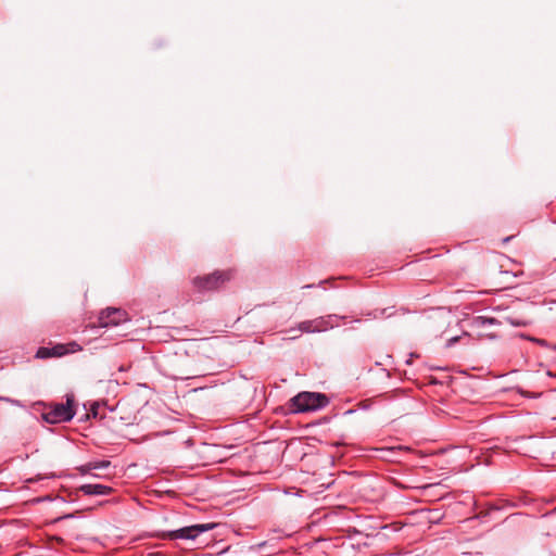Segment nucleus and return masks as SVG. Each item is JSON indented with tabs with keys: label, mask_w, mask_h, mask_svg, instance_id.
Returning a JSON list of instances; mask_svg holds the SVG:
<instances>
[{
	"label": "nucleus",
	"mask_w": 556,
	"mask_h": 556,
	"mask_svg": "<svg viewBox=\"0 0 556 556\" xmlns=\"http://www.w3.org/2000/svg\"><path fill=\"white\" fill-rule=\"evenodd\" d=\"M77 470L81 473V475H90L92 477H96V478H101L102 476L98 475V473H92V465H91V462H88L81 466H79L77 468Z\"/></svg>",
	"instance_id": "1a4fd4ad"
},
{
	"label": "nucleus",
	"mask_w": 556,
	"mask_h": 556,
	"mask_svg": "<svg viewBox=\"0 0 556 556\" xmlns=\"http://www.w3.org/2000/svg\"><path fill=\"white\" fill-rule=\"evenodd\" d=\"M67 349L65 345L63 344H56L55 346L53 348H46V346H42V348H39L38 351L36 352V357L37 358H49V357H60V356H63L67 353Z\"/></svg>",
	"instance_id": "0eeeda50"
},
{
	"label": "nucleus",
	"mask_w": 556,
	"mask_h": 556,
	"mask_svg": "<svg viewBox=\"0 0 556 556\" xmlns=\"http://www.w3.org/2000/svg\"><path fill=\"white\" fill-rule=\"evenodd\" d=\"M216 527L215 523H200L184 527L177 530L169 531L166 538L170 540H194L200 534L210 531Z\"/></svg>",
	"instance_id": "39448f33"
},
{
	"label": "nucleus",
	"mask_w": 556,
	"mask_h": 556,
	"mask_svg": "<svg viewBox=\"0 0 556 556\" xmlns=\"http://www.w3.org/2000/svg\"><path fill=\"white\" fill-rule=\"evenodd\" d=\"M92 470H102L106 469L111 466V462L109 460H93L91 462Z\"/></svg>",
	"instance_id": "9d476101"
},
{
	"label": "nucleus",
	"mask_w": 556,
	"mask_h": 556,
	"mask_svg": "<svg viewBox=\"0 0 556 556\" xmlns=\"http://www.w3.org/2000/svg\"><path fill=\"white\" fill-rule=\"evenodd\" d=\"M507 321L514 326H526L529 324V321H526V320H516V319H513V318H507Z\"/></svg>",
	"instance_id": "f8f14e48"
},
{
	"label": "nucleus",
	"mask_w": 556,
	"mask_h": 556,
	"mask_svg": "<svg viewBox=\"0 0 556 556\" xmlns=\"http://www.w3.org/2000/svg\"><path fill=\"white\" fill-rule=\"evenodd\" d=\"M338 315H328L299 324V330L306 333L323 332L339 326Z\"/></svg>",
	"instance_id": "7ed1b4c3"
},
{
	"label": "nucleus",
	"mask_w": 556,
	"mask_h": 556,
	"mask_svg": "<svg viewBox=\"0 0 556 556\" xmlns=\"http://www.w3.org/2000/svg\"><path fill=\"white\" fill-rule=\"evenodd\" d=\"M233 276L235 271L232 269L216 270L210 275L195 277L193 279V286L200 291H213L230 281Z\"/></svg>",
	"instance_id": "f03ea898"
},
{
	"label": "nucleus",
	"mask_w": 556,
	"mask_h": 556,
	"mask_svg": "<svg viewBox=\"0 0 556 556\" xmlns=\"http://www.w3.org/2000/svg\"><path fill=\"white\" fill-rule=\"evenodd\" d=\"M73 403V397L67 396L65 404H56L50 412L43 415L46 421L50 424H58L72 420L75 416Z\"/></svg>",
	"instance_id": "20e7f679"
},
{
	"label": "nucleus",
	"mask_w": 556,
	"mask_h": 556,
	"mask_svg": "<svg viewBox=\"0 0 556 556\" xmlns=\"http://www.w3.org/2000/svg\"><path fill=\"white\" fill-rule=\"evenodd\" d=\"M328 402L325 394L317 392H301L291 399L295 413L318 410L327 406Z\"/></svg>",
	"instance_id": "f257e3e1"
},
{
	"label": "nucleus",
	"mask_w": 556,
	"mask_h": 556,
	"mask_svg": "<svg viewBox=\"0 0 556 556\" xmlns=\"http://www.w3.org/2000/svg\"><path fill=\"white\" fill-rule=\"evenodd\" d=\"M0 401H4V402H8L12 405H15V406H22L21 402L18 400H14V399H11V397H7V396H0Z\"/></svg>",
	"instance_id": "9b49d317"
},
{
	"label": "nucleus",
	"mask_w": 556,
	"mask_h": 556,
	"mask_svg": "<svg viewBox=\"0 0 556 556\" xmlns=\"http://www.w3.org/2000/svg\"><path fill=\"white\" fill-rule=\"evenodd\" d=\"M529 340L534 341V342H536V343H539L541 345H544V341L543 340L534 339V338H529Z\"/></svg>",
	"instance_id": "ddd939ff"
},
{
	"label": "nucleus",
	"mask_w": 556,
	"mask_h": 556,
	"mask_svg": "<svg viewBox=\"0 0 556 556\" xmlns=\"http://www.w3.org/2000/svg\"><path fill=\"white\" fill-rule=\"evenodd\" d=\"M457 341V338H452L450 341H448V345H451L452 343L456 342Z\"/></svg>",
	"instance_id": "4468645a"
},
{
	"label": "nucleus",
	"mask_w": 556,
	"mask_h": 556,
	"mask_svg": "<svg viewBox=\"0 0 556 556\" xmlns=\"http://www.w3.org/2000/svg\"><path fill=\"white\" fill-rule=\"evenodd\" d=\"M80 491L86 495H108L112 489L104 484L88 483L81 485Z\"/></svg>",
	"instance_id": "6e6552de"
},
{
	"label": "nucleus",
	"mask_w": 556,
	"mask_h": 556,
	"mask_svg": "<svg viewBox=\"0 0 556 556\" xmlns=\"http://www.w3.org/2000/svg\"><path fill=\"white\" fill-rule=\"evenodd\" d=\"M128 320L129 318L125 311L119 308H108L101 312L99 316V326L102 328L118 326Z\"/></svg>",
	"instance_id": "423d86ee"
}]
</instances>
